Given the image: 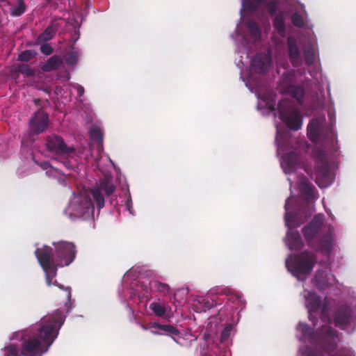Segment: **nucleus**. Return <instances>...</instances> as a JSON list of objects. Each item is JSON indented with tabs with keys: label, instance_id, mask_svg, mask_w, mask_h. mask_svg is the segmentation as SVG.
Here are the masks:
<instances>
[{
	"label": "nucleus",
	"instance_id": "39",
	"mask_svg": "<svg viewBox=\"0 0 356 356\" xmlns=\"http://www.w3.org/2000/svg\"><path fill=\"white\" fill-rule=\"evenodd\" d=\"M232 325L231 324L227 325L222 330L220 334V341L224 342L229 337L232 330Z\"/></svg>",
	"mask_w": 356,
	"mask_h": 356
},
{
	"label": "nucleus",
	"instance_id": "47",
	"mask_svg": "<svg viewBox=\"0 0 356 356\" xmlns=\"http://www.w3.org/2000/svg\"><path fill=\"white\" fill-rule=\"evenodd\" d=\"M34 103L35 105L40 106V108L42 109L43 106L42 105V100L40 99H35Z\"/></svg>",
	"mask_w": 356,
	"mask_h": 356
},
{
	"label": "nucleus",
	"instance_id": "18",
	"mask_svg": "<svg viewBox=\"0 0 356 356\" xmlns=\"http://www.w3.org/2000/svg\"><path fill=\"white\" fill-rule=\"evenodd\" d=\"M288 52L290 61L293 67H299L302 64L300 49L296 42L289 38L287 40Z\"/></svg>",
	"mask_w": 356,
	"mask_h": 356
},
{
	"label": "nucleus",
	"instance_id": "23",
	"mask_svg": "<svg viewBox=\"0 0 356 356\" xmlns=\"http://www.w3.org/2000/svg\"><path fill=\"white\" fill-rule=\"evenodd\" d=\"M58 27L59 24L56 20L51 21V24L45 29L40 37L42 40L46 41L51 40L58 31Z\"/></svg>",
	"mask_w": 356,
	"mask_h": 356
},
{
	"label": "nucleus",
	"instance_id": "1",
	"mask_svg": "<svg viewBox=\"0 0 356 356\" xmlns=\"http://www.w3.org/2000/svg\"><path fill=\"white\" fill-rule=\"evenodd\" d=\"M65 316L61 311L41 319L33 337L24 339L20 348L21 356H42L56 339Z\"/></svg>",
	"mask_w": 356,
	"mask_h": 356
},
{
	"label": "nucleus",
	"instance_id": "24",
	"mask_svg": "<svg viewBox=\"0 0 356 356\" xmlns=\"http://www.w3.org/2000/svg\"><path fill=\"white\" fill-rule=\"evenodd\" d=\"M314 186L305 179H302L300 183V191L307 199L314 197Z\"/></svg>",
	"mask_w": 356,
	"mask_h": 356
},
{
	"label": "nucleus",
	"instance_id": "43",
	"mask_svg": "<svg viewBox=\"0 0 356 356\" xmlns=\"http://www.w3.org/2000/svg\"><path fill=\"white\" fill-rule=\"evenodd\" d=\"M314 56L313 55H309V54H307L306 56H305V63L307 65H311L313 64L314 63Z\"/></svg>",
	"mask_w": 356,
	"mask_h": 356
},
{
	"label": "nucleus",
	"instance_id": "22",
	"mask_svg": "<svg viewBox=\"0 0 356 356\" xmlns=\"http://www.w3.org/2000/svg\"><path fill=\"white\" fill-rule=\"evenodd\" d=\"M320 124L318 120H312L307 126V136L312 142L316 143L319 139Z\"/></svg>",
	"mask_w": 356,
	"mask_h": 356
},
{
	"label": "nucleus",
	"instance_id": "54",
	"mask_svg": "<svg viewBox=\"0 0 356 356\" xmlns=\"http://www.w3.org/2000/svg\"><path fill=\"white\" fill-rule=\"evenodd\" d=\"M312 318V315L310 314L309 318H310V320H312L314 322V321H313V319Z\"/></svg>",
	"mask_w": 356,
	"mask_h": 356
},
{
	"label": "nucleus",
	"instance_id": "50",
	"mask_svg": "<svg viewBox=\"0 0 356 356\" xmlns=\"http://www.w3.org/2000/svg\"><path fill=\"white\" fill-rule=\"evenodd\" d=\"M47 165H49V163H48V162H44V163H42V166L44 168H45V169H47Z\"/></svg>",
	"mask_w": 356,
	"mask_h": 356
},
{
	"label": "nucleus",
	"instance_id": "41",
	"mask_svg": "<svg viewBox=\"0 0 356 356\" xmlns=\"http://www.w3.org/2000/svg\"><path fill=\"white\" fill-rule=\"evenodd\" d=\"M278 9V3L276 1H270L267 4V10L270 15H273Z\"/></svg>",
	"mask_w": 356,
	"mask_h": 356
},
{
	"label": "nucleus",
	"instance_id": "46",
	"mask_svg": "<svg viewBox=\"0 0 356 356\" xmlns=\"http://www.w3.org/2000/svg\"><path fill=\"white\" fill-rule=\"evenodd\" d=\"M162 326V324L158 323H152L149 324V327L152 328H159L161 330Z\"/></svg>",
	"mask_w": 356,
	"mask_h": 356
},
{
	"label": "nucleus",
	"instance_id": "7",
	"mask_svg": "<svg viewBox=\"0 0 356 356\" xmlns=\"http://www.w3.org/2000/svg\"><path fill=\"white\" fill-rule=\"evenodd\" d=\"M115 191V186L111 178L104 177L99 183L90 190L91 195L99 209L104 207V191L107 196L111 195Z\"/></svg>",
	"mask_w": 356,
	"mask_h": 356
},
{
	"label": "nucleus",
	"instance_id": "44",
	"mask_svg": "<svg viewBox=\"0 0 356 356\" xmlns=\"http://www.w3.org/2000/svg\"><path fill=\"white\" fill-rule=\"evenodd\" d=\"M77 95L81 97L84 93V88L82 86H78L76 88Z\"/></svg>",
	"mask_w": 356,
	"mask_h": 356
},
{
	"label": "nucleus",
	"instance_id": "5",
	"mask_svg": "<svg viewBox=\"0 0 356 356\" xmlns=\"http://www.w3.org/2000/svg\"><path fill=\"white\" fill-rule=\"evenodd\" d=\"M55 257L58 267L67 266L73 262L76 257L75 245L72 242L60 241L54 242Z\"/></svg>",
	"mask_w": 356,
	"mask_h": 356
},
{
	"label": "nucleus",
	"instance_id": "9",
	"mask_svg": "<svg viewBox=\"0 0 356 356\" xmlns=\"http://www.w3.org/2000/svg\"><path fill=\"white\" fill-rule=\"evenodd\" d=\"M334 324L341 330H346L356 324V310L346 305L340 306L334 316Z\"/></svg>",
	"mask_w": 356,
	"mask_h": 356
},
{
	"label": "nucleus",
	"instance_id": "19",
	"mask_svg": "<svg viewBox=\"0 0 356 356\" xmlns=\"http://www.w3.org/2000/svg\"><path fill=\"white\" fill-rule=\"evenodd\" d=\"M298 163V159L297 154L294 152H291L282 156L281 165L284 172L290 174L295 170Z\"/></svg>",
	"mask_w": 356,
	"mask_h": 356
},
{
	"label": "nucleus",
	"instance_id": "51",
	"mask_svg": "<svg viewBox=\"0 0 356 356\" xmlns=\"http://www.w3.org/2000/svg\"><path fill=\"white\" fill-rule=\"evenodd\" d=\"M67 297L68 298H71V292H70V288H67Z\"/></svg>",
	"mask_w": 356,
	"mask_h": 356
},
{
	"label": "nucleus",
	"instance_id": "33",
	"mask_svg": "<svg viewBox=\"0 0 356 356\" xmlns=\"http://www.w3.org/2000/svg\"><path fill=\"white\" fill-rule=\"evenodd\" d=\"M26 10V6L22 0H19L18 4L11 8L10 13L13 16H20Z\"/></svg>",
	"mask_w": 356,
	"mask_h": 356
},
{
	"label": "nucleus",
	"instance_id": "26",
	"mask_svg": "<svg viewBox=\"0 0 356 356\" xmlns=\"http://www.w3.org/2000/svg\"><path fill=\"white\" fill-rule=\"evenodd\" d=\"M247 26L250 35L255 39H258L261 37V31L257 22L249 20L247 23Z\"/></svg>",
	"mask_w": 356,
	"mask_h": 356
},
{
	"label": "nucleus",
	"instance_id": "34",
	"mask_svg": "<svg viewBox=\"0 0 356 356\" xmlns=\"http://www.w3.org/2000/svg\"><path fill=\"white\" fill-rule=\"evenodd\" d=\"M297 329L300 331L304 337H313L314 332L310 327L304 323H299Z\"/></svg>",
	"mask_w": 356,
	"mask_h": 356
},
{
	"label": "nucleus",
	"instance_id": "14",
	"mask_svg": "<svg viewBox=\"0 0 356 356\" xmlns=\"http://www.w3.org/2000/svg\"><path fill=\"white\" fill-rule=\"evenodd\" d=\"M335 282L333 275L327 274L325 271L318 270L314 275L313 280L314 284L320 291H323L331 287Z\"/></svg>",
	"mask_w": 356,
	"mask_h": 356
},
{
	"label": "nucleus",
	"instance_id": "42",
	"mask_svg": "<svg viewBox=\"0 0 356 356\" xmlns=\"http://www.w3.org/2000/svg\"><path fill=\"white\" fill-rule=\"evenodd\" d=\"M40 51L43 54L46 55V56H49L53 53L54 49L50 44L46 43V44H43L40 46Z\"/></svg>",
	"mask_w": 356,
	"mask_h": 356
},
{
	"label": "nucleus",
	"instance_id": "52",
	"mask_svg": "<svg viewBox=\"0 0 356 356\" xmlns=\"http://www.w3.org/2000/svg\"><path fill=\"white\" fill-rule=\"evenodd\" d=\"M151 333H152L153 334H155V335H160V334H161L159 332L153 331V330H151Z\"/></svg>",
	"mask_w": 356,
	"mask_h": 356
},
{
	"label": "nucleus",
	"instance_id": "48",
	"mask_svg": "<svg viewBox=\"0 0 356 356\" xmlns=\"http://www.w3.org/2000/svg\"><path fill=\"white\" fill-rule=\"evenodd\" d=\"M308 356H321V355L318 353L310 350L308 353Z\"/></svg>",
	"mask_w": 356,
	"mask_h": 356
},
{
	"label": "nucleus",
	"instance_id": "3",
	"mask_svg": "<svg viewBox=\"0 0 356 356\" xmlns=\"http://www.w3.org/2000/svg\"><path fill=\"white\" fill-rule=\"evenodd\" d=\"M35 254L45 273L47 284L48 286L56 285V281H55V283H52V280L57 275L58 266L53 249L49 246L44 245L42 248H37Z\"/></svg>",
	"mask_w": 356,
	"mask_h": 356
},
{
	"label": "nucleus",
	"instance_id": "21",
	"mask_svg": "<svg viewBox=\"0 0 356 356\" xmlns=\"http://www.w3.org/2000/svg\"><path fill=\"white\" fill-rule=\"evenodd\" d=\"M63 64V58L58 56H53L42 65L41 69L43 72H51L60 68Z\"/></svg>",
	"mask_w": 356,
	"mask_h": 356
},
{
	"label": "nucleus",
	"instance_id": "15",
	"mask_svg": "<svg viewBox=\"0 0 356 356\" xmlns=\"http://www.w3.org/2000/svg\"><path fill=\"white\" fill-rule=\"evenodd\" d=\"M324 332L325 339L323 341L322 347L325 353L330 355L331 353L337 348V332L331 327H325L324 328Z\"/></svg>",
	"mask_w": 356,
	"mask_h": 356
},
{
	"label": "nucleus",
	"instance_id": "45",
	"mask_svg": "<svg viewBox=\"0 0 356 356\" xmlns=\"http://www.w3.org/2000/svg\"><path fill=\"white\" fill-rule=\"evenodd\" d=\"M333 356H351L350 353L348 352H344V351H338L335 353Z\"/></svg>",
	"mask_w": 356,
	"mask_h": 356
},
{
	"label": "nucleus",
	"instance_id": "32",
	"mask_svg": "<svg viewBox=\"0 0 356 356\" xmlns=\"http://www.w3.org/2000/svg\"><path fill=\"white\" fill-rule=\"evenodd\" d=\"M149 308L154 313V314L159 317L163 316L165 313V307L158 302H152L149 305Z\"/></svg>",
	"mask_w": 356,
	"mask_h": 356
},
{
	"label": "nucleus",
	"instance_id": "13",
	"mask_svg": "<svg viewBox=\"0 0 356 356\" xmlns=\"http://www.w3.org/2000/svg\"><path fill=\"white\" fill-rule=\"evenodd\" d=\"M323 223L324 216L323 214H316L311 222L302 228V234L309 244L319 233Z\"/></svg>",
	"mask_w": 356,
	"mask_h": 356
},
{
	"label": "nucleus",
	"instance_id": "36",
	"mask_svg": "<svg viewBox=\"0 0 356 356\" xmlns=\"http://www.w3.org/2000/svg\"><path fill=\"white\" fill-rule=\"evenodd\" d=\"M291 22L293 24L298 28H302L305 26L304 19L298 13H295L292 15Z\"/></svg>",
	"mask_w": 356,
	"mask_h": 356
},
{
	"label": "nucleus",
	"instance_id": "11",
	"mask_svg": "<svg viewBox=\"0 0 356 356\" xmlns=\"http://www.w3.org/2000/svg\"><path fill=\"white\" fill-rule=\"evenodd\" d=\"M280 117L288 128L293 131L299 130L302 124V118L299 111L295 108L287 111L282 107V103L278 105Z\"/></svg>",
	"mask_w": 356,
	"mask_h": 356
},
{
	"label": "nucleus",
	"instance_id": "10",
	"mask_svg": "<svg viewBox=\"0 0 356 356\" xmlns=\"http://www.w3.org/2000/svg\"><path fill=\"white\" fill-rule=\"evenodd\" d=\"M47 149L57 155H69L75 151L72 146H67L63 139L57 135L47 136L45 138Z\"/></svg>",
	"mask_w": 356,
	"mask_h": 356
},
{
	"label": "nucleus",
	"instance_id": "29",
	"mask_svg": "<svg viewBox=\"0 0 356 356\" xmlns=\"http://www.w3.org/2000/svg\"><path fill=\"white\" fill-rule=\"evenodd\" d=\"M90 138L91 140L95 141L99 145H101L103 141V135L101 129L99 127H92L89 131Z\"/></svg>",
	"mask_w": 356,
	"mask_h": 356
},
{
	"label": "nucleus",
	"instance_id": "37",
	"mask_svg": "<svg viewBox=\"0 0 356 356\" xmlns=\"http://www.w3.org/2000/svg\"><path fill=\"white\" fill-rule=\"evenodd\" d=\"M65 62L70 65L76 64L78 61V54L75 51H71L65 56Z\"/></svg>",
	"mask_w": 356,
	"mask_h": 356
},
{
	"label": "nucleus",
	"instance_id": "27",
	"mask_svg": "<svg viewBox=\"0 0 356 356\" xmlns=\"http://www.w3.org/2000/svg\"><path fill=\"white\" fill-rule=\"evenodd\" d=\"M320 250L325 254H329L332 250V241L329 236H323L319 240Z\"/></svg>",
	"mask_w": 356,
	"mask_h": 356
},
{
	"label": "nucleus",
	"instance_id": "16",
	"mask_svg": "<svg viewBox=\"0 0 356 356\" xmlns=\"http://www.w3.org/2000/svg\"><path fill=\"white\" fill-rule=\"evenodd\" d=\"M306 305L309 309V313L312 312H316L321 309L322 312V319L325 320V306L322 305L321 298L316 295L312 291H308L305 295Z\"/></svg>",
	"mask_w": 356,
	"mask_h": 356
},
{
	"label": "nucleus",
	"instance_id": "49",
	"mask_svg": "<svg viewBox=\"0 0 356 356\" xmlns=\"http://www.w3.org/2000/svg\"><path fill=\"white\" fill-rule=\"evenodd\" d=\"M141 327L143 330H146L149 327V325L145 324H141Z\"/></svg>",
	"mask_w": 356,
	"mask_h": 356
},
{
	"label": "nucleus",
	"instance_id": "28",
	"mask_svg": "<svg viewBox=\"0 0 356 356\" xmlns=\"http://www.w3.org/2000/svg\"><path fill=\"white\" fill-rule=\"evenodd\" d=\"M3 356H21L17 346L10 344L1 349Z\"/></svg>",
	"mask_w": 356,
	"mask_h": 356
},
{
	"label": "nucleus",
	"instance_id": "8",
	"mask_svg": "<svg viewBox=\"0 0 356 356\" xmlns=\"http://www.w3.org/2000/svg\"><path fill=\"white\" fill-rule=\"evenodd\" d=\"M316 183L321 188H325L330 184V170L325 154L321 151L316 157Z\"/></svg>",
	"mask_w": 356,
	"mask_h": 356
},
{
	"label": "nucleus",
	"instance_id": "35",
	"mask_svg": "<svg viewBox=\"0 0 356 356\" xmlns=\"http://www.w3.org/2000/svg\"><path fill=\"white\" fill-rule=\"evenodd\" d=\"M37 53L33 50H26L19 54L18 60L28 62L36 56Z\"/></svg>",
	"mask_w": 356,
	"mask_h": 356
},
{
	"label": "nucleus",
	"instance_id": "53",
	"mask_svg": "<svg viewBox=\"0 0 356 356\" xmlns=\"http://www.w3.org/2000/svg\"><path fill=\"white\" fill-rule=\"evenodd\" d=\"M131 200L128 201L127 203V207H128V209L130 210V207H131Z\"/></svg>",
	"mask_w": 356,
	"mask_h": 356
},
{
	"label": "nucleus",
	"instance_id": "17",
	"mask_svg": "<svg viewBox=\"0 0 356 356\" xmlns=\"http://www.w3.org/2000/svg\"><path fill=\"white\" fill-rule=\"evenodd\" d=\"M271 62L270 56L266 54H259L254 57L251 65L257 73L264 74L268 72Z\"/></svg>",
	"mask_w": 356,
	"mask_h": 356
},
{
	"label": "nucleus",
	"instance_id": "20",
	"mask_svg": "<svg viewBox=\"0 0 356 356\" xmlns=\"http://www.w3.org/2000/svg\"><path fill=\"white\" fill-rule=\"evenodd\" d=\"M72 210L74 211V215L77 217H84L89 216L90 213L93 210V204L90 200L85 198L84 201L80 204H73Z\"/></svg>",
	"mask_w": 356,
	"mask_h": 356
},
{
	"label": "nucleus",
	"instance_id": "38",
	"mask_svg": "<svg viewBox=\"0 0 356 356\" xmlns=\"http://www.w3.org/2000/svg\"><path fill=\"white\" fill-rule=\"evenodd\" d=\"M161 330L168 332L172 336H179L180 331L172 325H162Z\"/></svg>",
	"mask_w": 356,
	"mask_h": 356
},
{
	"label": "nucleus",
	"instance_id": "56",
	"mask_svg": "<svg viewBox=\"0 0 356 356\" xmlns=\"http://www.w3.org/2000/svg\"><path fill=\"white\" fill-rule=\"evenodd\" d=\"M58 286L60 287V289H63V286H62L58 285Z\"/></svg>",
	"mask_w": 356,
	"mask_h": 356
},
{
	"label": "nucleus",
	"instance_id": "40",
	"mask_svg": "<svg viewBox=\"0 0 356 356\" xmlns=\"http://www.w3.org/2000/svg\"><path fill=\"white\" fill-rule=\"evenodd\" d=\"M264 0H246L245 3L251 10H256Z\"/></svg>",
	"mask_w": 356,
	"mask_h": 356
},
{
	"label": "nucleus",
	"instance_id": "31",
	"mask_svg": "<svg viewBox=\"0 0 356 356\" xmlns=\"http://www.w3.org/2000/svg\"><path fill=\"white\" fill-rule=\"evenodd\" d=\"M152 284L157 291L163 293V295H167L170 292V288L169 285L165 283H163L159 281H154Z\"/></svg>",
	"mask_w": 356,
	"mask_h": 356
},
{
	"label": "nucleus",
	"instance_id": "6",
	"mask_svg": "<svg viewBox=\"0 0 356 356\" xmlns=\"http://www.w3.org/2000/svg\"><path fill=\"white\" fill-rule=\"evenodd\" d=\"M294 77L293 70L285 72L282 76L281 86L284 93L290 95L299 104H302L304 102L305 89L302 86L293 84Z\"/></svg>",
	"mask_w": 356,
	"mask_h": 356
},
{
	"label": "nucleus",
	"instance_id": "2",
	"mask_svg": "<svg viewBox=\"0 0 356 356\" xmlns=\"http://www.w3.org/2000/svg\"><path fill=\"white\" fill-rule=\"evenodd\" d=\"M317 262L316 256L309 251L297 254H290L286 259L288 270L296 277L309 275Z\"/></svg>",
	"mask_w": 356,
	"mask_h": 356
},
{
	"label": "nucleus",
	"instance_id": "30",
	"mask_svg": "<svg viewBox=\"0 0 356 356\" xmlns=\"http://www.w3.org/2000/svg\"><path fill=\"white\" fill-rule=\"evenodd\" d=\"M15 70L28 77L32 76L35 74V70L31 69L28 64H19L16 66Z\"/></svg>",
	"mask_w": 356,
	"mask_h": 356
},
{
	"label": "nucleus",
	"instance_id": "4",
	"mask_svg": "<svg viewBox=\"0 0 356 356\" xmlns=\"http://www.w3.org/2000/svg\"><path fill=\"white\" fill-rule=\"evenodd\" d=\"M289 198L286 200L285 221L286 226L289 227L290 230L287 232L286 243L291 250H300L304 246L303 241L300 233L298 231L292 230L291 228L292 227H298L301 223L296 222L297 216L293 215L289 212Z\"/></svg>",
	"mask_w": 356,
	"mask_h": 356
},
{
	"label": "nucleus",
	"instance_id": "55",
	"mask_svg": "<svg viewBox=\"0 0 356 356\" xmlns=\"http://www.w3.org/2000/svg\"><path fill=\"white\" fill-rule=\"evenodd\" d=\"M172 339H173L174 341H175L177 342V341H176V339H175V338L174 337H172Z\"/></svg>",
	"mask_w": 356,
	"mask_h": 356
},
{
	"label": "nucleus",
	"instance_id": "12",
	"mask_svg": "<svg viewBox=\"0 0 356 356\" xmlns=\"http://www.w3.org/2000/svg\"><path fill=\"white\" fill-rule=\"evenodd\" d=\"M49 115L43 109L35 111L29 121V129L33 134H40L48 127Z\"/></svg>",
	"mask_w": 356,
	"mask_h": 356
},
{
	"label": "nucleus",
	"instance_id": "25",
	"mask_svg": "<svg viewBox=\"0 0 356 356\" xmlns=\"http://www.w3.org/2000/svg\"><path fill=\"white\" fill-rule=\"evenodd\" d=\"M273 26L277 33L282 35L286 31L284 17L282 14H277L273 19Z\"/></svg>",
	"mask_w": 356,
	"mask_h": 356
}]
</instances>
